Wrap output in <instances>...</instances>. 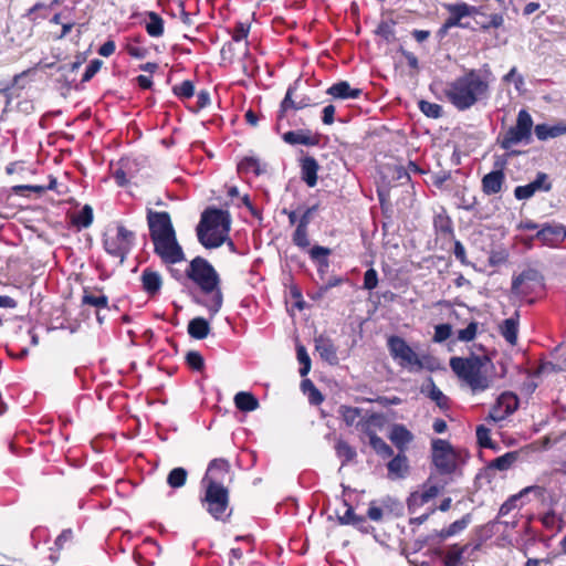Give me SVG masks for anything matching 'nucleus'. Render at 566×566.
I'll use <instances>...</instances> for the list:
<instances>
[{"instance_id":"72a5a7b5","label":"nucleus","mask_w":566,"mask_h":566,"mask_svg":"<svg viewBox=\"0 0 566 566\" xmlns=\"http://www.w3.org/2000/svg\"><path fill=\"white\" fill-rule=\"evenodd\" d=\"M237 169L240 175L253 174L254 176H260L265 172L260 160L253 156L243 157L238 164Z\"/></svg>"},{"instance_id":"a19ab883","label":"nucleus","mask_w":566,"mask_h":566,"mask_svg":"<svg viewBox=\"0 0 566 566\" xmlns=\"http://www.w3.org/2000/svg\"><path fill=\"white\" fill-rule=\"evenodd\" d=\"M301 388L304 394H307L308 401L314 405L318 406L323 402L324 396L322 392L316 388L314 382L311 379H303L301 382Z\"/></svg>"},{"instance_id":"4c0bfd02","label":"nucleus","mask_w":566,"mask_h":566,"mask_svg":"<svg viewBox=\"0 0 566 566\" xmlns=\"http://www.w3.org/2000/svg\"><path fill=\"white\" fill-rule=\"evenodd\" d=\"M469 545L460 546L459 544L452 545L449 551L446 553L443 558L444 566H458L463 557V554L467 552Z\"/></svg>"},{"instance_id":"864d4df0","label":"nucleus","mask_w":566,"mask_h":566,"mask_svg":"<svg viewBox=\"0 0 566 566\" xmlns=\"http://www.w3.org/2000/svg\"><path fill=\"white\" fill-rule=\"evenodd\" d=\"M431 389L429 391V397L432 399L440 409H449V398L434 385L432 379Z\"/></svg>"},{"instance_id":"5701e85b","label":"nucleus","mask_w":566,"mask_h":566,"mask_svg":"<svg viewBox=\"0 0 566 566\" xmlns=\"http://www.w3.org/2000/svg\"><path fill=\"white\" fill-rule=\"evenodd\" d=\"M301 178L307 185L313 188L317 185V172L319 165L313 156H304L300 159Z\"/></svg>"},{"instance_id":"bf43d9fd","label":"nucleus","mask_w":566,"mask_h":566,"mask_svg":"<svg viewBox=\"0 0 566 566\" xmlns=\"http://www.w3.org/2000/svg\"><path fill=\"white\" fill-rule=\"evenodd\" d=\"M452 334V326L450 324H439L434 327L433 342H446Z\"/></svg>"},{"instance_id":"0eeeda50","label":"nucleus","mask_w":566,"mask_h":566,"mask_svg":"<svg viewBox=\"0 0 566 566\" xmlns=\"http://www.w3.org/2000/svg\"><path fill=\"white\" fill-rule=\"evenodd\" d=\"M533 118L526 109H520L516 123L497 137V144L504 150H511L521 143L528 144L532 138Z\"/></svg>"},{"instance_id":"0e129e2a","label":"nucleus","mask_w":566,"mask_h":566,"mask_svg":"<svg viewBox=\"0 0 566 566\" xmlns=\"http://www.w3.org/2000/svg\"><path fill=\"white\" fill-rule=\"evenodd\" d=\"M509 259V253L505 250L492 251L489 256V264L491 266H497L500 264L506 263Z\"/></svg>"},{"instance_id":"13d9d810","label":"nucleus","mask_w":566,"mask_h":566,"mask_svg":"<svg viewBox=\"0 0 566 566\" xmlns=\"http://www.w3.org/2000/svg\"><path fill=\"white\" fill-rule=\"evenodd\" d=\"M340 415L347 426H353L360 416V409L356 407L342 406Z\"/></svg>"},{"instance_id":"20e7f679","label":"nucleus","mask_w":566,"mask_h":566,"mask_svg":"<svg viewBox=\"0 0 566 566\" xmlns=\"http://www.w3.org/2000/svg\"><path fill=\"white\" fill-rule=\"evenodd\" d=\"M230 227L229 211L207 208L197 226L198 240L207 249L219 248L228 240Z\"/></svg>"},{"instance_id":"4d7b16f0","label":"nucleus","mask_w":566,"mask_h":566,"mask_svg":"<svg viewBox=\"0 0 566 566\" xmlns=\"http://www.w3.org/2000/svg\"><path fill=\"white\" fill-rule=\"evenodd\" d=\"M478 322H470L465 328L459 329L457 334V338L460 342H471L475 338L478 334Z\"/></svg>"},{"instance_id":"09e8293b","label":"nucleus","mask_w":566,"mask_h":566,"mask_svg":"<svg viewBox=\"0 0 566 566\" xmlns=\"http://www.w3.org/2000/svg\"><path fill=\"white\" fill-rule=\"evenodd\" d=\"M296 356H297L298 363L301 364L300 375L302 377H305V376H307V374L311 370V358L307 354L306 348L303 345L296 346Z\"/></svg>"},{"instance_id":"cd10ccee","label":"nucleus","mask_w":566,"mask_h":566,"mask_svg":"<svg viewBox=\"0 0 566 566\" xmlns=\"http://www.w3.org/2000/svg\"><path fill=\"white\" fill-rule=\"evenodd\" d=\"M520 313L515 311L514 316L504 319L500 326V334L510 345H516L518 336Z\"/></svg>"},{"instance_id":"ea45409f","label":"nucleus","mask_w":566,"mask_h":566,"mask_svg":"<svg viewBox=\"0 0 566 566\" xmlns=\"http://www.w3.org/2000/svg\"><path fill=\"white\" fill-rule=\"evenodd\" d=\"M335 451L337 457L342 459L343 465L353 461L357 455L356 450L348 442L342 439L336 442Z\"/></svg>"},{"instance_id":"7ed1b4c3","label":"nucleus","mask_w":566,"mask_h":566,"mask_svg":"<svg viewBox=\"0 0 566 566\" xmlns=\"http://www.w3.org/2000/svg\"><path fill=\"white\" fill-rule=\"evenodd\" d=\"M188 279L196 283L202 293L212 294L206 307L213 316L222 307L223 294L220 289V276L216 269L202 256H196L190 261L186 271Z\"/></svg>"},{"instance_id":"1a4fd4ad","label":"nucleus","mask_w":566,"mask_h":566,"mask_svg":"<svg viewBox=\"0 0 566 566\" xmlns=\"http://www.w3.org/2000/svg\"><path fill=\"white\" fill-rule=\"evenodd\" d=\"M135 240V232L118 223L115 234H105L103 247L109 255L118 258L123 262L132 251Z\"/></svg>"},{"instance_id":"c756f323","label":"nucleus","mask_w":566,"mask_h":566,"mask_svg":"<svg viewBox=\"0 0 566 566\" xmlns=\"http://www.w3.org/2000/svg\"><path fill=\"white\" fill-rule=\"evenodd\" d=\"M188 334L193 339H205L210 333V324L203 317H195L188 323Z\"/></svg>"},{"instance_id":"9b49d317","label":"nucleus","mask_w":566,"mask_h":566,"mask_svg":"<svg viewBox=\"0 0 566 566\" xmlns=\"http://www.w3.org/2000/svg\"><path fill=\"white\" fill-rule=\"evenodd\" d=\"M155 254L164 264H176L185 260V253L177 240V234H170L151 240Z\"/></svg>"},{"instance_id":"b1692460","label":"nucleus","mask_w":566,"mask_h":566,"mask_svg":"<svg viewBox=\"0 0 566 566\" xmlns=\"http://www.w3.org/2000/svg\"><path fill=\"white\" fill-rule=\"evenodd\" d=\"M406 452L398 451L396 455L387 463L388 478L391 480L403 479L409 472V461Z\"/></svg>"},{"instance_id":"39448f33","label":"nucleus","mask_w":566,"mask_h":566,"mask_svg":"<svg viewBox=\"0 0 566 566\" xmlns=\"http://www.w3.org/2000/svg\"><path fill=\"white\" fill-rule=\"evenodd\" d=\"M490 363L488 356L471 355L469 357H451L452 371L463 380L473 392H481L491 387L492 379L486 375L485 366Z\"/></svg>"},{"instance_id":"f704fd0d","label":"nucleus","mask_w":566,"mask_h":566,"mask_svg":"<svg viewBox=\"0 0 566 566\" xmlns=\"http://www.w3.org/2000/svg\"><path fill=\"white\" fill-rule=\"evenodd\" d=\"M433 228L440 235L454 238L452 219L446 212H441L434 216Z\"/></svg>"},{"instance_id":"8fccbe9b","label":"nucleus","mask_w":566,"mask_h":566,"mask_svg":"<svg viewBox=\"0 0 566 566\" xmlns=\"http://www.w3.org/2000/svg\"><path fill=\"white\" fill-rule=\"evenodd\" d=\"M469 524V517L468 516H464L462 517L461 520H458V521H454L453 523H451L448 527L443 528L441 532H440V537L442 539L444 538H448L450 536H453L455 535L457 533L461 532L462 530H464L467 527V525Z\"/></svg>"},{"instance_id":"a878e982","label":"nucleus","mask_w":566,"mask_h":566,"mask_svg":"<svg viewBox=\"0 0 566 566\" xmlns=\"http://www.w3.org/2000/svg\"><path fill=\"white\" fill-rule=\"evenodd\" d=\"M504 182L505 174L503 170H492L483 176L481 180V188L486 196H492L499 193L502 190Z\"/></svg>"},{"instance_id":"f8f14e48","label":"nucleus","mask_w":566,"mask_h":566,"mask_svg":"<svg viewBox=\"0 0 566 566\" xmlns=\"http://www.w3.org/2000/svg\"><path fill=\"white\" fill-rule=\"evenodd\" d=\"M146 220L150 240L176 233L171 217L167 211H154L153 209L147 208Z\"/></svg>"},{"instance_id":"603ef678","label":"nucleus","mask_w":566,"mask_h":566,"mask_svg":"<svg viewBox=\"0 0 566 566\" xmlns=\"http://www.w3.org/2000/svg\"><path fill=\"white\" fill-rule=\"evenodd\" d=\"M491 431L483 424L476 427L475 434L478 443L481 448L494 449V443L490 436Z\"/></svg>"},{"instance_id":"37998d69","label":"nucleus","mask_w":566,"mask_h":566,"mask_svg":"<svg viewBox=\"0 0 566 566\" xmlns=\"http://www.w3.org/2000/svg\"><path fill=\"white\" fill-rule=\"evenodd\" d=\"M93 209L91 206L85 205L77 214L72 219L74 226L78 228H88L93 223Z\"/></svg>"},{"instance_id":"393cba45","label":"nucleus","mask_w":566,"mask_h":566,"mask_svg":"<svg viewBox=\"0 0 566 566\" xmlns=\"http://www.w3.org/2000/svg\"><path fill=\"white\" fill-rule=\"evenodd\" d=\"M326 93L336 99H356L363 94V90L352 87L347 81H339L331 85Z\"/></svg>"},{"instance_id":"bb28decb","label":"nucleus","mask_w":566,"mask_h":566,"mask_svg":"<svg viewBox=\"0 0 566 566\" xmlns=\"http://www.w3.org/2000/svg\"><path fill=\"white\" fill-rule=\"evenodd\" d=\"M315 349L321 358L329 365L338 364L337 347L333 340L323 335L315 338Z\"/></svg>"},{"instance_id":"4be33fe9","label":"nucleus","mask_w":566,"mask_h":566,"mask_svg":"<svg viewBox=\"0 0 566 566\" xmlns=\"http://www.w3.org/2000/svg\"><path fill=\"white\" fill-rule=\"evenodd\" d=\"M82 305H90L95 307L97 311L108 308V296L105 295L101 289L95 287L93 291L85 287L83 290ZM96 318L102 324L103 318L99 312H96Z\"/></svg>"},{"instance_id":"de8ad7c7","label":"nucleus","mask_w":566,"mask_h":566,"mask_svg":"<svg viewBox=\"0 0 566 566\" xmlns=\"http://www.w3.org/2000/svg\"><path fill=\"white\" fill-rule=\"evenodd\" d=\"M172 92L180 99H189L195 95V85L192 81L186 80L179 85H175Z\"/></svg>"},{"instance_id":"774afa93","label":"nucleus","mask_w":566,"mask_h":566,"mask_svg":"<svg viewBox=\"0 0 566 566\" xmlns=\"http://www.w3.org/2000/svg\"><path fill=\"white\" fill-rule=\"evenodd\" d=\"M126 51L130 56L135 59H144L148 53L147 49L133 44H128L126 46Z\"/></svg>"},{"instance_id":"c85d7f7f","label":"nucleus","mask_w":566,"mask_h":566,"mask_svg":"<svg viewBox=\"0 0 566 566\" xmlns=\"http://www.w3.org/2000/svg\"><path fill=\"white\" fill-rule=\"evenodd\" d=\"M535 135L539 140H547L566 135V123L559 122L555 125L537 124L534 127Z\"/></svg>"},{"instance_id":"f3484780","label":"nucleus","mask_w":566,"mask_h":566,"mask_svg":"<svg viewBox=\"0 0 566 566\" xmlns=\"http://www.w3.org/2000/svg\"><path fill=\"white\" fill-rule=\"evenodd\" d=\"M566 238V227L560 223H544L532 237V240H538L544 245L557 247Z\"/></svg>"},{"instance_id":"6e6d98bb","label":"nucleus","mask_w":566,"mask_h":566,"mask_svg":"<svg viewBox=\"0 0 566 566\" xmlns=\"http://www.w3.org/2000/svg\"><path fill=\"white\" fill-rule=\"evenodd\" d=\"M188 367L195 371H201L205 368V359L197 350H190L186 355Z\"/></svg>"},{"instance_id":"2eb2a0df","label":"nucleus","mask_w":566,"mask_h":566,"mask_svg":"<svg viewBox=\"0 0 566 566\" xmlns=\"http://www.w3.org/2000/svg\"><path fill=\"white\" fill-rule=\"evenodd\" d=\"M518 408V398L515 394L505 391L499 396L489 412V419L500 422L511 416Z\"/></svg>"},{"instance_id":"69168bd1","label":"nucleus","mask_w":566,"mask_h":566,"mask_svg":"<svg viewBox=\"0 0 566 566\" xmlns=\"http://www.w3.org/2000/svg\"><path fill=\"white\" fill-rule=\"evenodd\" d=\"M453 254L461 262V264H469L465 248L459 240L454 241Z\"/></svg>"},{"instance_id":"79ce46f5","label":"nucleus","mask_w":566,"mask_h":566,"mask_svg":"<svg viewBox=\"0 0 566 566\" xmlns=\"http://www.w3.org/2000/svg\"><path fill=\"white\" fill-rule=\"evenodd\" d=\"M188 472L186 469L178 467L174 468L167 476V484L172 489H179L187 482Z\"/></svg>"},{"instance_id":"f03ea898","label":"nucleus","mask_w":566,"mask_h":566,"mask_svg":"<svg viewBox=\"0 0 566 566\" xmlns=\"http://www.w3.org/2000/svg\"><path fill=\"white\" fill-rule=\"evenodd\" d=\"M446 98L458 109L467 111L490 94L489 74L480 70H465L461 76L447 83L444 88Z\"/></svg>"},{"instance_id":"052dcab7","label":"nucleus","mask_w":566,"mask_h":566,"mask_svg":"<svg viewBox=\"0 0 566 566\" xmlns=\"http://www.w3.org/2000/svg\"><path fill=\"white\" fill-rule=\"evenodd\" d=\"M378 285V273L374 268L368 269L364 274L363 287L367 291H373Z\"/></svg>"},{"instance_id":"aec40b11","label":"nucleus","mask_w":566,"mask_h":566,"mask_svg":"<svg viewBox=\"0 0 566 566\" xmlns=\"http://www.w3.org/2000/svg\"><path fill=\"white\" fill-rule=\"evenodd\" d=\"M283 140L289 145L318 146L321 134L312 133L310 129L290 130L283 134Z\"/></svg>"},{"instance_id":"423d86ee","label":"nucleus","mask_w":566,"mask_h":566,"mask_svg":"<svg viewBox=\"0 0 566 566\" xmlns=\"http://www.w3.org/2000/svg\"><path fill=\"white\" fill-rule=\"evenodd\" d=\"M387 348L392 360L403 370L420 373L423 369H432V356L429 354H417L401 336H388Z\"/></svg>"},{"instance_id":"4468645a","label":"nucleus","mask_w":566,"mask_h":566,"mask_svg":"<svg viewBox=\"0 0 566 566\" xmlns=\"http://www.w3.org/2000/svg\"><path fill=\"white\" fill-rule=\"evenodd\" d=\"M7 282L4 285L14 286L20 294H23L22 286L28 281V266L27 263L20 258L9 256L6 264Z\"/></svg>"},{"instance_id":"6e6552de","label":"nucleus","mask_w":566,"mask_h":566,"mask_svg":"<svg viewBox=\"0 0 566 566\" xmlns=\"http://www.w3.org/2000/svg\"><path fill=\"white\" fill-rule=\"evenodd\" d=\"M431 462L441 475L453 474L458 468V453L444 439H432Z\"/></svg>"},{"instance_id":"9d476101","label":"nucleus","mask_w":566,"mask_h":566,"mask_svg":"<svg viewBox=\"0 0 566 566\" xmlns=\"http://www.w3.org/2000/svg\"><path fill=\"white\" fill-rule=\"evenodd\" d=\"M544 287V276L534 268L524 269L518 275H514L511 284V293L520 298H525Z\"/></svg>"},{"instance_id":"338daca9","label":"nucleus","mask_w":566,"mask_h":566,"mask_svg":"<svg viewBox=\"0 0 566 566\" xmlns=\"http://www.w3.org/2000/svg\"><path fill=\"white\" fill-rule=\"evenodd\" d=\"M317 209L318 205H314L312 207L306 208L298 219V224L308 227V224L312 221V217L317 211Z\"/></svg>"},{"instance_id":"f257e3e1","label":"nucleus","mask_w":566,"mask_h":566,"mask_svg":"<svg viewBox=\"0 0 566 566\" xmlns=\"http://www.w3.org/2000/svg\"><path fill=\"white\" fill-rule=\"evenodd\" d=\"M233 475L230 462L224 458H216L209 462L201 480L203 492L200 503L206 512L218 522L227 523L232 516L230 484Z\"/></svg>"},{"instance_id":"e2e57ef3","label":"nucleus","mask_w":566,"mask_h":566,"mask_svg":"<svg viewBox=\"0 0 566 566\" xmlns=\"http://www.w3.org/2000/svg\"><path fill=\"white\" fill-rule=\"evenodd\" d=\"M250 32V25L243 22H237L232 31V40L240 42L248 38Z\"/></svg>"},{"instance_id":"473e14b6","label":"nucleus","mask_w":566,"mask_h":566,"mask_svg":"<svg viewBox=\"0 0 566 566\" xmlns=\"http://www.w3.org/2000/svg\"><path fill=\"white\" fill-rule=\"evenodd\" d=\"M57 181L53 176H49L48 185H18L13 186L11 190L15 195L24 196L27 191H33L38 195H42L48 190H54L56 188Z\"/></svg>"},{"instance_id":"5fc2aeb1","label":"nucleus","mask_w":566,"mask_h":566,"mask_svg":"<svg viewBox=\"0 0 566 566\" xmlns=\"http://www.w3.org/2000/svg\"><path fill=\"white\" fill-rule=\"evenodd\" d=\"M332 253L331 249L322 247V245H314L310 250V256L313 261L318 262L322 265L327 266L328 260L327 256Z\"/></svg>"},{"instance_id":"412c9836","label":"nucleus","mask_w":566,"mask_h":566,"mask_svg":"<svg viewBox=\"0 0 566 566\" xmlns=\"http://www.w3.org/2000/svg\"><path fill=\"white\" fill-rule=\"evenodd\" d=\"M388 439L398 451L406 452L415 436L405 424L396 423L390 428Z\"/></svg>"},{"instance_id":"e433bc0d","label":"nucleus","mask_w":566,"mask_h":566,"mask_svg":"<svg viewBox=\"0 0 566 566\" xmlns=\"http://www.w3.org/2000/svg\"><path fill=\"white\" fill-rule=\"evenodd\" d=\"M148 21L146 22L145 29L147 33L153 38H159L164 34V20L163 18L154 12L149 11L147 13Z\"/></svg>"},{"instance_id":"c03bdc74","label":"nucleus","mask_w":566,"mask_h":566,"mask_svg":"<svg viewBox=\"0 0 566 566\" xmlns=\"http://www.w3.org/2000/svg\"><path fill=\"white\" fill-rule=\"evenodd\" d=\"M292 242L300 249H307L311 244L308 239V227L297 223L292 234Z\"/></svg>"},{"instance_id":"a211bd4d","label":"nucleus","mask_w":566,"mask_h":566,"mask_svg":"<svg viewBox=\"0 0 566 566\" xmlns=\"http://www.w3.org/2000/svg\"><path fill=\"white\" fill-rule=\"evenodd\" d=\"M548 177L545 172H538L536 178L527 185L517 186L514 189V196L517 200H527L537 191H549L552 184L547 181Z\"/></svg>"},{"instance_id":"a18cd8bd","label":"nucleus","mask_w":566,"mask_h":566,"mask_svg":"<svg viewBox=\"0 0 566 566\" xmlns=\"http://www.w3.org/2000/svg\"><path fill=\"white\" fill-rule=\"evenodd\" d=\"M516 460L515 452H506L505 454L495 458L489 464L490 469H496L499 471L509 470Z\"/></svg>"},{"instance_id":"ddd939ff","label":"nucleus","mask_w":566,"mask_h":566,"mask_svg":"<svg viewBox=\"0 0 566 566\" xmlns=\"http://www.w3.org/2000/svg\"><path fill=\"white\" fill-rule=\"evenodd\" d=\"M443 486H439L431 482L429 478L424 483L420 485L419 490L410 493L407 499V509L410 514H415L420 507L428 504L430 501L436 499Z\"/></svg>"},{"instance_id":"dca6fc26","label":"nucleus","mask_w":566,"mask_h":566,"mask_svg":"<svg viewBox=\"0 0 566 566\" xmlns=\"http://www.w3.org/2000/svg\"><path fill=\"white\" fill-rule=\"evenodd\" d=\"M294 93H295V87L290 86L285 93L284 98L282 99V102L280 104V109L277 112L276 126H275L277 132L280 130L281 122L286 116V113L289 111H291V109L300 111V109L315 105V103H313V101L310 96L304 95L296 99V98H294Z\"/></svg>"},{"instance_id":"680f3d73","label":"nucleus","mask_w":566,"mask_h":566,"mask_svg":"<svg viewBox=\"0 0 566 566\" xmlns=\"http://www.w3.org/2000/svg\"><path fill=\"white\" fill-rule=\"evenodd\" d=\"M103 65V61L99 59H94L90 62V64L86 66V70L82 77V83H86L91 81L95 74L101 70Z\"/></svg>"},{"instance_id":"58836bf2","label":"nucleus","mask_w":566,"mask_h":566,"mask_svg":"<svg viewBox=\"0 0 566 566\" xmlns=\"http://www.w3.org/2000/svg\"><path fill=\"white\" fill-rule=\"evenodd\" d=\"M444 8L447 11L455 18L462 20L465 17H470L476 12V8L468 4L467 2L449 3Z\"/></svg>"},{"instance_id":"7c9ffc66","label":"nucleus","mask_w":566,"mask_h":566,"mask_svg":"<svg viewBox=\"0 0 566 566\" xmlns=\"http://www.w3.org/2000/svg\"><path fill=\"white\" fill-rule=\"evenodd\" d=\"M233 400L235 408L242 412H251L259 408V400L249 391H239Z\"/></svg>"},{"instance_id":"c9c22d12","label":"nucleus","mask_w":566,"mask_h":566,"mask_svg":"<svg viewBox=\"0 0 566 566\" xmlns=\"http://www.w3.org/2000/svg\"><path fill=\"white\" fill-rule=\"evenodd\" d=\"M369 444L374 451L381 458H391L394 455L392 448L375 431H368Z\"/></svg>"},{"instance_id":"2f4dec72","label":"nucleus","mask_w":566,"mask_h":566,"mask_svg":"<svg viewBox=\"0 0 566 566\" xmlns=\"http://www.w3.org/2000/svg\"><path fill=\"white\" fill-rule=\"evenodd\" d=\"M530 492H538L539 494H542L543 492V489L538 485H531V486H526L524 488L522 491H520L517 494H514L512 496H510L501 506H500V510H499V515L500 516H505L507 515L512 510H514L516 507V502L517 500H520L523 495L530 493Z\"/></svg>"},{"instance_id":"49530a36","label":"nucleus","mask_w":566,"mask_h":566,"mask_svg":"<svg viewBox=\"0 0 566 566\" xmlns=\"http://www.w3.org/2000/svg\"><path fill=\"white\" fill-rule=\"evenodd\" d=\"M418 107L429 118H440L442 116L443 109L440 104L431 103L424 99L418 102Z\"/></svg>"},{"instance_id":"3c124183","label":"nucleus","mask_w":566,"mask_h":566,"mask_svg":"<svg viewBox=\"0 0 566 566\" xmlns=\"http://www.w3.org/2000/svg\"><path fill=\"white\" fill-rule=\"evenodd\" d=\"M394 21H381L376 30V34L381 36L387 43H391L396 40Z\"/></svg>"},{"instance_id":"6ab92c4d","label":"nucleus","mask_w":566,"mask_h":566,"mask_svg":"<svg viewBox=\"0 0 566 566\" xmlns=\"http://www.w3.org/2000/svg\"><path fill=\"white\" fill-rule=\"evenodd\" d=\"M140 284L143 292L150 298L156 297L164 285L161 274L153 268H145L140 275Z\"/></svg>"}]
</instances>
